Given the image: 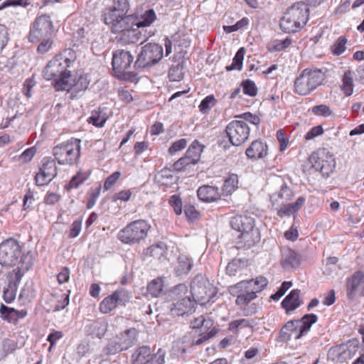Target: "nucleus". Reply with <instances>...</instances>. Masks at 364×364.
<instances>
[{"label":"nucleus","instance_id":"f257e3e1","mask_svg":"<svg viewBox=\"0 0 364 364\" xmlns=\"http://www.w3.org/2000/svg\"><path fill=\"white\" fill-rule=\"evenodd\" d=\"M309 8L307 4L299 1L289 8L280 20L281 29L287 33L300 31L307 23Z\"/></svg>","mask_w":364,"mask_h":364},{"label":"nucleus","instance_id":"f03ea898","mask_svg":"<svg viewBox=\"0 0 364 364\" xmlns=\"http://www.w3.org/2000/svg\"><path fill=\"white\" fill-rule=\"evenodd\" d=\"M318 320L314 314H305L301 319L287 321L279 332L282 341H289L292 337L299 339L306 335L312 325Z\"/></svg>","mask_w":364,"mask_h":364},{"label":"nucleus","instance_id":"7ed1b4c3","mask_svg":"<svg viewBox=\"0 0 364 364\" xmlns=\"http://www.w3.org/2000/svg\"><path fill=\"white\" fill-rule=\"evenodd\" d=\"M230 224L232 229L241 233V238L248 247L259 242V232L254 228L253 218L246 215H237L231 218Z\"/></svg>","mask_w":364,"mask_h":364},{"label":"nucleus","instance_id":"20e7f679","mask_svg":"<svg viewBox=\"0 0 364 364\" xmlns=\"http://www.w3.org/2000/svg\"><path fill=\"white\" fill-rule=\"evenodd\" d=\"M74 61L70 58L58 55L50 60L43 71V76L46 80H54L53 86L61 79L68 80L71 75L70 68Z\"/></svg>","mask_w":364,"mask_h":364},{"label":"nucleus","instance_id":"39448f33","mask_svg":"<svg viewBox=\"0 0 364 364\" xmlns=\"http://www.w3.org/2000/svg\"><path fill=\"white\" fill-rule=\"evenodd\" d=\"M324 80V73L320 69H304L294 81V92L307 95L316 89Z\"/></svg>","mask_w":364,"mask_h":364},{"label":"nucleus","instance_id":"423d86ee","mask_svg":"<svg viewBox=\"0 0 364 364\" xmlns=\"http://www.w3.org/2000/svg\"><path fill=\"white\" fill-rule=\"evenodd\" d=\"M81 141L72 138L62 142L53 149L55 159L60 165H73L77 163L80 156Z\"/></svg>","mask_w":364,"mask_h":364},{"label":"nucleus","instance_id":"0eeeda50","mask_svg":"<svg viewBox=\"0 0 364 364\" xmlns=\"http://www.w3.org/2000/svg\"><path fill=\"white\" fill-rule=\"evenodd\" d=\"M151 228V225L145 220H136L122 229L117 238L124 244L134 245L144 240Z\"/></svg>","mask_w":364,"mask_h":364},{"label":"nucleus","instance_id":"6e6552de","mask_svg":"<svg viewBox=\"0 0 364 364\" xmlns=\"http://www.w3.org/2000/svg\"><path fill=\"white\" fill-rule=\"evenodd\" d=\"M191 293L194 300L204 304L215 296L217 289L205 276L198 274L191 282Z\"/></svg>","mask_w":364,"mask_h":364},{"label":"nucleus","instance_id":"1a4fd4ad","mask_svg":"<svg viewBox=\"0 0 364 364\" xmlns=\"http://www.w3.org/2000/svg\"><path fill=\"white\" fill-rule=\"evenodd\" d=\"M309 161L312 167L325 178L333 173L336 164L334 156L326 149L314 152L309 157Z\"/></svg>","mask_w":364,"mask_h":364},{"label":"nucleus","instance_id":"9d476101","mask_svg":"<svg viewBox=\"0 0 364 364\" xmlns=\"http://www.w3.org/2000/svg\"><path fill=\"white\" fill-rule=\"evenodd\" d=\"M133 60L134 56L128 50L119 49L114 51L112 65L114 75L122 80L134 77L136 74L129 70Z\"/></svg>","mask_w":364,"mask_h":364},{"label":"nucleus","instance_id":"9b49d317","mask_svg":"<svg viewBox=\"0 0 364 364\" xmlns=\"http://www.w3.org/2000/svg\"><path fill=\"white\" fill-rule=\"evenodd\" d=\"M17 240L7 239L0 243V264L4 267L16 265L24 257Z\"/></svg>","mask_w":364,"mask_h":364},{"label":"nucleus","instance_id":"f8f14e48","mask_svg":"<svg viewBox=\"0 0 364 364\" xmlns=\"http://www.w3.org/2000/svg\"><path fill=\"white\" fill-rule=\"evenodd\" d=\"M163 57V48L156 43H147L141 47L134 63V68L151 67L157 63Z\"/></svg>","mask_w":364,"mask_h":364},{"label":"nucleus","instance_id":"ddd939ff","mask_svg":"<svg viewBox=\"0 0 364 364\" xmlns=\"http://www.w3.org/2000/svg\"><path fill=\"white\" fill-rule=\"evenodd\" d=\"M53 28V22L48 15L38 16L31 27L28 40L31 43H37L42 39L51 36Z\"/></svg>","mask_w":364,"mask_h":364},{"label":"nucleus","instance_id":"4468645a","mask_svg":"<svg viewBox=\"0 0 364 364\" xmlns=\"http://www.w3.org/2000/svg\"><path fill=\"white\" fill-rule=\"evenodd\" d=\"M250 129L243 120H233L225 128L229 141L235 146L244 144L249 138Z\"/></svg>","mask_w":364,"mask_h":364},{"label":"nucleus","instance_id":"2eb2a0df","mask_svg":"<svg viewBox=\"0 0 364 364\" xmlns=\"http://www.w3.org/2000/svg\"><path fill=\"white\" fill-rule=\"evenodd\" d=\"M166 352L159 349L156 353H152L147 346L139 347L132 355V360L135 364H164Z\"/></svg>","mask_w":364,"mask_h":364},{"label":"nucleus","instance_id":"dca6fc26","mask_svg":"<svg viewBox=\"0 0 364 364\" xmlns=\"http://www.w3.org/2000/svg\"><path fill=\"white\" fill-rule=\"evenodd\" d=\"M131 298L132 295L129 291L124 289H117L101 301L100 310L102 314H109L117 306H125Z\"/></svg>","mask_w":364,"mask_h":364},{"label":"nucleus","instance_id":"f3484780","mask_svg":"<svg viewBox=\"0 0 364 364\" xmlns=\"http://www.w3.org/2000/svg\"><path fill=\"white\" fill-rule=\"evenodd\" d=\"M58 174L55 159L44 157L41 161L38 172L36 174L35 181L37 186L48 185Z\"/></svg>","mask_w":364,"mask_h":364},{"label":"nucleus","instance_id":"a211bd4d","mask_svg":"<svg viewBox=\"0 0 364 364\" xmlns=\"http://www.w3.org/2000/svg\"><path fill=\"white\" fill-rule=\"evenodd\" d=\"M89 80L86 76L80 75L77 80L72 78L70 75L68 80L61 79L55 85L56 90H66L70 92L73 97H76L81 92L85 91L89 85Z\"/></svg>","mask_w":364,"mask_h":364},{"label":"nucleus","instance_id":"6ab92c4d","mask_svg":"<svg viewBox=\"0 0 364 364\" xmlns=\"http://www.w3.org/2000/svg\"><path fill=\"white\" fill-rule=\"evenodd\" d=\"M127 13L119 11L113 7L105 9L104 13L105 23L110 26L111 31L114 33L122 31L129 20L132 18L125 16Z\"/></svg>","mask_w":364,"mask_h":364},{"label":"nucleus","instance_id":"aec40b11","mask_svg":"<svg viewBox=\"0 0 364 364\" xmlns=\"http://www.w3.org/2000/svg\"><path fill=\"white\" fill-rule=\"evenodd\" d=\"M347 299L354 301L358 296H364V273L356 271L346 280Z\"/></svg>","mask_w":364,"mask_h":364},{"label":"nucleus","instance_id":"412c9836","mask_svg":"<svg viewBox=\"0 0 364 364\" xmlns=\"http://www.w3.org/2000/svg\"><path fill=\"white\" fill-rule=\"evenodd\" d=\"M247 281L248 294L236 299L235 303L237 305H245L255 299L257 297V293L262 291L268 284V280L262 276Z\"/></svg>","mask_w":364,"mask_h":364},{"label":"nucleus","instance_id":"4be33fe9","mask_svg":"<svg viewBox=\"0 0 364 364\" xmlns=\"http://www.w3.org/2000/svg\"><path fill=\"white\" fill-rule=\"evenodd\" d=\"M131 20L127 22L122 31L118 32L120 33L119 41L125 44H134L137 43L140 41L143 42L142 35L137 26H134V23Z\"/></svg>","mask_w":364,"mask_h":364},{"label":"nucleus","instance_id":"5701e85b","mask_svg":"<svg viewBox=\"0 0 364 364\" xmlns=\"http://www.w3.org/2000/svg\"><path fill=\"white\" fill-rule=\"evenodd\" d=\"M21 266L13 269L12 274L14 275V281H11L9 284L13 285L14 288L17 289L24 274L33 266V256L30 252H27L21 260L18 262Z\"/></svg>","mask_w":364,"mask_h":364},{"label":"nucleus","instance_id":"b1692460","mask_svg":"<svg viewBox=\"0 0 364 364\" xmlns=\"http://www.w3.org/2000/svg\"><path fill=\"white\" fill-rule=\"evenodd\" d=\"M195 304V300L191 299L189 296H186L181 299L176 300L172 304L171 312L174 316H183L192 312Z\"/></svg>","mask_w":364,"mask_h":364},{"label":"nucleus","instance_id":"393cba45","mask_svg":"<svg viewBox=\"0 0 364 364\" xmlns=\"http://www.w3.org/2000/svg\"><path fill=\"white\" fill-rule=\"evenodd\" d=\"M245 154L248 159L252 160L264 159L268 154V146L262 140H255L246 149Z\"/></svg>","mask_w":364,"mask_h":364},{"label":"nucleus","instance_id":"a878e982","mask_svg":"<svg viewBox=\"0 0 364 364\" xmlns=\"http://www.w3.org/2000/svg\"><path fill=\"white\" fill-rule=\"evenodd\" d=\"M294 196V194L291 188L287 183H284L280 186L279 191L270 196L272 207L275 208L276 206L279 207L281 205H284V203H287L292 199Z\"/></svg>","mask_w":364,"mask_h":364},{"label":"nucleus","instance_id":"bb28decb","mask_svg":"<svg viewBox=\"0 0 364 364\" xmlns=\"http://www.w3.org/2000/svg\"><path fill=\"white\" fill-rule=\"evenodd\" d=\"M197 196L200 200L205 203H211L220 199L221 193L216 186L203 185L198 189Z\"/></svg>","mask_w":364,"mask_h":364},{"label":"nucleus","instance_id":"cd10ccee","mask_svg":"<svg viewBox=\"0 0 364 364\" xmlns=\"http://www.w3.org/2000/svg\"><path fill=\"white\" fill-rule=\"evenodd\" d=\"M306 199L304 197H299L294 203H284L279 207L276 206L275 210L277 211V215L282 218L284 216H290L297 212L304 204Z\"/></svg>","mask_w":364,"mask_h":364},{"label":"nucleus","instance_id":"c85d7f7f","mask_svg":"<svg viewBox=\"0 0 364 364\" xmlns=\"http://www.w3.org/2000/svg\"><path fill=\"white\" fill-rule=\"evenodd\" d=\"M122 351L131 348L136 341V331L129 328L115 337Z\"/></svg>","mask_w":364,"mask_h":364},{"label":"nucleus","instance_id":"c756f323","mask_svg":"<svg viewBox=\"0 0 364 364\" xmlns=\"http://www.w3.org/2000/svg\"><path fill=\"white\" fill-rule=\"evenodd\" d=\"M282 265L286 269L297 268L301 263V257L294 250L291 249L282 252Z\"/></svg>","mask_w":364,"mask_h":364},{"label":"nucleus","instance_id":"7c9ffc66","mask_svg":"<svg viewBox=\"0 0 364 364\" xmlns=\"http://www.w3.org/2000/svg\"><path fill=\"white\" fill-rule=\"evenodd\" d=\"M300 292L299 289H293L282 301V306L287 312L294 311L303 304L300 299Z\"/></svg>","mask_w":364,"mask_h":364},{"label":"nucleus","instance_id":"2f4dec72","mask_svg":"<svg viewBox=\"0 0 364 364\" xmlns=\"http://www.w3.org/2000/svg\"><path fill=\"white\" fill-rule=\"evenodd\" d=\"M107 119V107H100L97 110H95L92 112L87 122L97 127H103Z\"/></svg>","mask_w":364,"mask_h":364},{"label":"nucleus","instance_id":"473e14b6","mask_svg":"<svg viewBox=\"0 0 364 364\" xmlns=\"http://www.w3.org/2000/svg\"><path fill=\"white\" fill-rule=\"evenodd\" d=\"M108 324L103 321H94L87 326V333L92 336L102 338L107 331Z\"/></svg>","mask_w":364,"mask_h":364},{"label":"nucleus","instance_id":"72a5a7b5","mask_svg":"<svg viewBox=\"0 0 364 364\" xmlns=\"http://www.w3.org/2000/svg\"><path fill=\"white\" fill-rule=\"evenodd\" d=\"M178 265L176 271L178 276L187 274L193 267V260L186 255H181L178 257Z\"/></svg>","mask_w":364,"mask_h":364},{"label":"nucleus","instance_id":"f704fd0d","mask_svg":"<svg viewBox=\"0 0 364 364\" xmlns=\"http://www.w3.org/2000/svg\"><path fill=\"white\" fill-rule=\"evenodd\" d=\"M353 74L352 71L347 70L342 77L341 89L346 97L350 96L353 92Z\"/></svg>","mask_w":364,"mask_h":364},{"label":"nucleus","instance_id":"c9c22d12","mask_svg":"<svg viewBox=\"0 0 364 364\" xmlns=\"http://www.w3.org/2000/svg\"><path fill=\"white\" fill-rule=\"evenodd\" d=\"M204 149L198 140H194L187 149L186 154L191 159L193 164H197L200 159V155Z\"/></svg>","mask_w":364,"mask_h":364},{"label":"nucleus","instance_id":"e433bc0d","mask_svg":"<svg viewBox=\"0 0 364 364\" xmlns=\"http://www.w3.org/2000/svg\"><path fill=\"white\" fill-rule=\"evenodd\" d=\"M245 54V49L243 47H241L238 49L237 53H235L234 58H232V62L231 65L226 66L227 71L232 70H242L243 65V60Z\"/></svg>","mask_w":364,"mask_h":364},{"label":"nucleus","instance_id":"4c0bfd02","mask_svg":"<svg viewBox=\"0 0 364 364\" xmlns=\"http://www.w3.org/2000/svg\"><path fill=\"white\" fill-rule=\"evenodd\" d=\"M237 176L235 174L230 176L223 183L221 196L231 195L237 188Z\"/></svg>","mask_w":364,"mask_h":364},{"label":"nucleus","instance_id":"58836bf2","mask_svg":"<svg viewBox=\"0 0 364 364\" xmlns=\"http://www.w3.org/2000/svg\"><path fill=\"white\" fill-rule=\"evenodd\" d=\"M156 19V15L154 9H149L146 11L139 18L134 26L139 28L149 26Z\"/></svg>","mask_w":364,"mask_h":364},{"label":"nucleus","instance_id":"ea45409f","mask_svg":"<svg viewBox=\"0 0 364 364\" xmlns=\"http://www.w3.org/2000/svg\"><path fill=\"white\" fill-rule=\"evenodd\" d=\"M90 174L87 172H82L80 171L75 175L68 184L65 185V188L69 191L73 188H77L81 184H82L88 178Z\"/></svg>","mask_w":364,"mask_h":364},{"label":"nucleus","instance_id":"a19ab883","mask_svg":"<svg viewBox=\"0 0 364 364\" xmlns=\"http://www.w3.org/2000/svg\"><path fill=\"white\" fill-rule=\"evenodd\" d=\"M122 350L120 348V345L117 343L115 338L108 341V343L103 347L102 350V356H110L116 355L118 353L122 352Z\"/></svg>","mask_w":364,"mask_h":364},{"label":"nucleus","instance_id":"79ce46f5","mask_svg":"<svg viewBox=\"0 0 364 364\" xmlns=\"http://www.w3.org/2000/svg\"><path fill=\"white\" fill-rule=\"evenodd\" d=\"M163 281L157 278L149 282L146 287V292L152 297L159 296L163 291Z\"/></svg>","mask_w":364,"mask_h":364},{"label":"nucleus","instance_id":"37998d69","mask_svg":"<svg viewBox=\"0 0 364 364\" xmlns=\"http://www.w3.org/2000/svg\"><path fill=\"white\" fill-rule=\"evenodd\" d=\"M255 323L253 320L246 318L237 319L229 323L228 329L232 332H235L237 329H242L245 328H252Z\"/></svg>","mask_w":364,"mask_h":364},{"label":"nucleus","instance_id":"c03bdc74","mask_svg":"<svg viewBox=\"0 0 364 364\" xmlns=\"http://www.w3.org/2000/svg\"><path fill=\"white\" fill-rule=\"evenodd\" d=\"M330 353L335 355L338 360L350 358L352 356V351L348 349L346 344H343L339 346L331 348Z\"/></svg>","mask_w":364,"mask_h":364},{"label":"nucleus","instance_id":"a18cd8bd","mask_svg":"<svg viewBox=\"0 0 364 364\" xmlns=\"http://www.w3.org/2000/svg\"><path fill=\"white\" fill-rule=\"evenodd\" d=\"M248 282L246 280L241 281L229 287V292L232 296H236L237 298L240 296H245L248 294L247 291Z\"/></svg>","mask_w":364,"mask_h":364},{"label":"nucleus","instance_id":"49530a36","mask_svg":"<svg viewBox=\"0 0 364 364\" xmlns=\"http://www.w3.org/2000/svg\"><path fill=\"white\" fill-rule=\"evenodd\" d=\"M243 93L249 97H255L257 95L258 89L255 82L250 79L242 80L240 84Z\"/></svg>","mask_w":364,"mask_h":364},{"label":"nucleus","instance_id":"de8ad7c7","mask_svg":"<svg viewBox=\"0 0 364 364\" xmlns=\"http://www.w3.org/2000/svg\"><path fill=\"white\" fill-rule=\"evenodd\" d=\"M348 39L345 36H340L335 43L331 46V53L334 55H340L343 53L346 49V45Z\"/></svg>","mask_w":364,"mask_h":364},{"label":"nucleus","instance_id":"09e8293b","mask_svg":"<svg viewBox=\"0 0 364 364\" xmlns=\"http://www.w3.org/2000/svg\"><path fill=\"white\" fill-rule=\"evenodd\" d=\"M311 112L317 117H328L333 113L331 107L326 105L321 104L311 107Z\"/></svg>","mask_w":364,"mask_h":364},{"label":"nucleus","instance_id":"8fccbe9b","mask_svg":"<svg viewBox=\"0 0 364 364\" xmlns=\"http://www.w3.org/2000/svg\"><path fill=\"white\" fill-rule=\"evenodd\" d=\"M16 309L9 307L4 304L0 306V316L2 319L7 321L9 323H16L15 317Z\"/></svg>","mask_w":364,"mask_h":364},{"label":"nucleus","instance_id":"3c124183","mask_svg":"<svg viewBox=\"0 0 364 364\" xmlns=\"http://www.w3.org/2000/svg\"><path fill=\"white\" fill-rule=\"evenodd\" d=\"M245 262L241 259H234L226 267V273L230 276H235L241 270Z\"/></svg>","mask_w":364,"mask_h":364},{"label":"nucleus","instance_id":"603ef678","mask_svg":"<svg viewBox=\"0 0 364 364\" xmlns=\"http://www.w3.org/2000/svg\"><path fill=\"white\" fill-rule=\"evenodd\" d=\"M216 100L213 95H208L200 102L199 105L200 111L203 114L207 113L213 107L215 106Z\"/></svg>","mask_w":364,"mask_h":364},{"label":"nucleus","instance_id":"864d4df0","mask_svg":"<svg viewBox=\"0 0 364 364\" xmlns=\"http://www.w3.org/2000/svg\"><path fill=\"white\" fill-rule=\"evenodd\" d=\"M85 31L83 28L77 29L73 34V46H80L81 45H86L88 43V39L85 35Z\"/></svg>","mask_w":364,"mask_h":364},{"label":"nucleus","instance_id":"5fc2aeb1","mask_svg":"<svg viewBox=\"0 0 364 364\" xmlns=\"http://www.w3.org/2000/svg\"><path fill=\"white\" fill-rule=\"evenodd\" d=\"M188 293V287L184 284H180L175 286L171 291V297L174 300H178L184 297Z\"/></svg>","mask_w":364,"mask_h":364},{"label":"nucleus","instance_id":"6e6d98bb","mask_svg":"<svg viewBox=\"0 0 364 364\" xmlns=\"http://www.w3.org/2000/svg\"><path fill=\"white\" fill-rule=\"evenodd\" d=\"M158 176L161 179L160 182H161L163 184L173 183L175 181L173 171L168 168H162L159 173Z\"/></svg>","mask_w":364,"mask_h":364},{"label":"nucleus","instance_id":"4d7b16f0","mask_svg":"<svg viewBox=\"0 0 364 364\" xmlns=\"http://www.w3.org/2000/svg\"><path fill=\"white\" fill-rule=\"evenodd\" d=\"M191 159L188 156L187 154L184 156L176 161L173 165V168L177 171H183L186 166L190 165H195Z\"/></svg>","mask_w":364,"mask_h":364},{"label":"nucleus","instance_id":"13d9d810","mask_svg":"<svg viewBox=\"0 0 364 364\" xmlns=\"http://www.w3.org/2000/svg\"><path fill=\"white\" fill-rule=\"evenodd\" d=\"M188 141L186 139H181L174 141L172 145L169 147L168 151L169 154L173 155L176 152L180 151L186 148L187 146Z\"/></svg>","mask_w":364,"mask_h":364},{"label":"nucleus","instance_id":"bf43d9fd","mask_svg":"<svg viewBox=\"0 0 364 364\" xmlns=\"http://www.w3.org/2000/svg\"><path fill=\"white\" fill-rule=\"evenodd\" d=\"M291 286V282H284L276 293L271 295L270 299L274 301H278Z\"/></svg>","mask_w":364,"mask_h":364},{"label":"nucleus","instance_id":"052dcab7","mask_svg":"<svg viewBox=\"0 0 364 364\" xmlns=\"http://www.w3.org/2000/svg\"><path fill=\"white\" fill-rule=\"evenodd\" d=\"M169 204L173 208L174 213L176 215L182 213V201L181 198L177 195H173L169 199Z\"/></svg>","mask_w":364,"mask_h":364},{"label":"nucleus","instance_id":"680f3d73","mask_svg":"<svg viewBox=\"0 0 364 364\" xmlns=\"http://www.w3.org/2000/svg\"><path fill=\"white\" fill-rule=\"evenodd\" d=\"M184 213L186 218L191 221L196 220L199 217V212L191 204L184 205Z\"/></svg>","mask_w":364,"mask_h":364},{"label":"nucleus","instance_id":"e2e57ef3","mask_svg":"<svg viewBox=\"0 0 364 364\" xmlns=\"http://www.w3.org/2000/svg\"><path fill=\"white\" fill-rule=\"evenodd\" d=\"M18 344L15 341L5 338L2 341V350L4 355H6L13 353L17 348Z\"/></svg>","mask_w":364,"mask_h":364},{"label":"nucleus","instance_id":"0e129e2a","mask_svg":"<svg viewBox=\"0 0 364 364\" xmlns=\"http://www.w3.org/2000/svg\"><path fill=\"white\" fill-rule=\"evenodd\" d=\"M82 223V218H80L77 220H75L71 225L69 237L71 238H75L77 237L81 231Z\"/></svg>","mask_w":364,"mask_h":364},{"label":"nucleus","instance_id":"69168bd1","mask_svg":"<svg viewBox=\"0 0 364 364\" xmlns=\"http://www.w3.org/2000/svg\"><path fill=\"white\" fill-rule=\"evenodd\" d=\"M101 186L99 185L95 189H92L90 193V198L87 201V208H92L96 203L97 198H99L101 192Z\"/></svg>","mask_w":364,"mask_h":364},{"label":"nucleus","instance_id":"338daca9","mask_svg":"<svg viewBox=\"0 0 364 364\" xmlns=\"http://www.w3.org/2000/svg\"><path fill=\"white\" fill-rule=\"evenodd\" d=\"M121 176V172L120 171H115L111 175H109L105 180L104 183V188L106 191L109 190L117 182V181L119 178Z\"/></svg>","mask_w":364,"mask_h":364},{"label":"nucleus","instance_id":"774afa93","mask_svg":"<svg viewBox=\"0 0 364 364\" xmlns=\"http://www.w3.org/2000/svg\"><path fill=\"white\" fill-rule=\"evenodd\" d=\"M237 117L242 118L246 123L248 122L254 125H258L260 123V118L251 112H245Z\"/></svg>","mask_w":364,"mask_h":364}]
</instances>
